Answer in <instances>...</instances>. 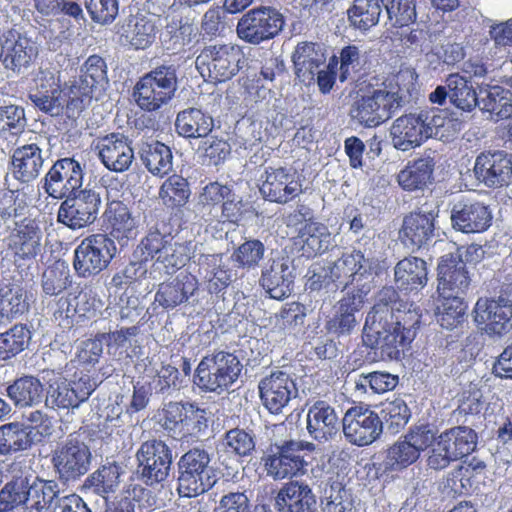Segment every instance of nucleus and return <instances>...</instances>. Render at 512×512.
Instances as JSON below:
<instances>
[{"label": "nucleus", "mask_w": 512, "mask_h": 512, "mask_svg": "<svg viewBox=\"0 0 512 512\" xmlns=\"http://www.w3.org/2000/svg\"><path fill=\"white\" fill-rule=\"evenodd\" d=\"M114 240L107 234L85 237L74 250L73 268L78 277L88 279L105 270L116 254Z\"/></svg>", "instance_id": "obj_9"}, {"label": "nucleus", "mask_w": 512, "mask_h": 512, "mask_svg": "<svg viewBox=\"0 0 512 512\" xmlns=\"http://www.w3.org/2000/svg\"><path fill=\"white\" fill-rule=\"evenodd\" d=\"M121 468L117 463H108L102 465L95 472L90 474L85 481V485L93 488L97 495L106 497L114 493L119 485Z\"/></svg>", "instance_id": "obj_57"}, {"label": "nucleus", "mask_w": 512, "mask_h": 512, "mask_svg": "<svg viewBox=\"0 0 512 512\" xmlns=\"http://www.w3.org/2000/svg\"><path fill=\"white\" fill-rule=\"evenodd\" d=\"M26 127L25 111L17 105L0 107V138L11 140L21 135Z\"/></svg>", "instance_id": "obj_60"}, {"label": "nucleus", "mask_w": 512, "mask_h": 512, "mask_svg": "<svg viewBox=\"0 0 512 512\" xmlns=\"http://www.w3.org/2000/svg\"><path fill=\"white\" fill-rule=\"evenodd\" d=\"M440 297L436 308L437 321L445 329L457 327L464 320L467 303L457 294H445Z\"/></svg>", "instance_id": "obj_51"}, {"label": "nucleus", "mask_w": 512, "mask_h": 512, "mask_svg": "<svg viewBox=\"0 0 512 512\" xmlns=\"http://www.w3.org/2000/svg\"><path fill=\"white\" fill-rule=\"evenodd\" d=\"M44 387L34 376H23L7 387V395L17 407H31L41 403Z\"/></svg>", "instance_id": "obj_44"}, {"label": "nucleus", "mask_w": 512, "mask_h": 512, "mask_svg": "<svg viewBox=\"0 0 512 512\" xmlns=\"http://www.w3.org/2000/svg\"><path fill=\"white\" fill-rule=\"evenodd\" d=\"M380 419L391 434L399 433L407 425L411 411L407 403L400 397L387 399L380 405Z\"/></svg>", "instance_id": "obj_49"}, {"label": "nucleus", "mask_w": 512, "mask_h": 512, "mask_svg": "<svg viewBox=\"0 0 512 512\" xmlns=\"http://www.w3.org/2000/svg\"><path fill=\"white\" fill-rule=\"evenodd\" d=\"M427 114H405L394 120L390 128L393 146L406 152L421 146L432 136Z\"/></svg>", "instance_id": "obj_19"}, {"label": "nucleus", "mask_w": 512, "mask_h": 512, "mask_svg": "<svg viewBox=\"0 0 512 512\" xmlns=\"http://www.w3.org/2000/svg\"><path fill=\"white\" fill-rule=\"evenodd\" d=\"M141 159L147 170L153 175L163 177L173 166L171 149L161 142L147 144L142 148Z\"/></svg>", "instance_id": "obj_50"}, {"label": "nucleus", "mask_w": 512, "mask_h": 512, "mask_svg": "<svg viewBox=\"0 0 512 512\" xmlns=\"http://www.w3.org/2000/svg\"><path fill=\"white\" fill-rule=\"evenodd\" d=\"M284 17L272 7H258L246 12L238 21V37L253 45L275 38L283 29Z\"/></svg>", "instance_id": "obj_13"}, {"label": "nucleus", "mask_w": 512, "mask_h": 512, "mask_svg": "<svg viewBox=\"0 0 512 512\" xmlns=\"http://www.w3.org/2000/svg\"><path fill=\"white\" fill-rule=\"evenodd\" d=\"M92 453L89 446L70 434L53 451L51 462L58 478L63 482L75 481L90 469Z\"/></svg>", "instance_id": "obj_11"}, {"label": "nucleus", "mask_w": 512, "mask_h": 512, "mask_svg": "<svg viewBox=\"0 0 512 512\" xmlns=\"http://www.w3.org/2000/svg\"><path fill=\"white\" fill-rule=\"evenodd\" d=\"M221 445L227 455L237 457L249 456L255 449L254 437L241 428L228 430Z\"/></svg>", "instance_id": "obj_62"}, {"label": "nucleus", "mask_w": 512, "mask_h": 512, "mask_svg": "<svg viewBox=\"0 0 512 512\" xmlns=\"http://www.w3.org/2000/svg\"><path fill=\"white\" fill-rule=\"evenodd\" d=\"M191 190L187 179L173 174L160 186L159 198L170 209L181 208L188 202Z\"/></svg>", "instance_id": "obj_55"}, {"label": "nucleus", "mask_w": 512, "mask_h": 512, "mask_svg": "<svg viewBox=\"0 0 512 512\" xmlns=\"http://www.w3.org/2000/svg\"><path fill=\"white\" fill-rule=\"evenodd\" d=\"M315 450V445L305 441H284L275 445L265 458V468L275 480L300 477L307 473L308 459Z\"/></svg>", "instance_id": "obj_8"}, {"label": "nucleus", "mask_w": 512, "mask_h": 512, "mask_svg": "<svg viewBox=\"0 0 512 512\" xmlns=\"http://www.w3.org/2000/svg\"><path fill=\"white\" fill-rule=\"evenodd\" d=\"M210 455L200 448H192L178 461L177 491L181 497H196L210 490L216 483Z\"/></svg>", "instance_id": "obj_4"}, {"label": "nucleus", "mask_w": 512, "mask_h": 512, "mask_svg": "<svg viewBox=\"0 0 512 512\" xmlns=\"http://www.w3.org/2000/svg\"><path fill=\"white\" fill-rule=\"evenodd\" d=\"M276 503L283 512H313L316 499L307 484L290 481L278 492Z\"/></svg>", "instance_id": "obj_39"}, {"label": "nucleus", "mask_w": 512, "mask_h": 512, "mask_svg": "<svg viewBox=\"0 0 512 512\" xmlns=\"http://www.w3.org/2000/svg\"><path fill=\"white\" fill-rule=\"evenodd\" d=\"M28 480L16 478L8 482L0 491V512H7L24 505L27 507Z\"/></svg>", "instance_id": "obj_64"}, {"label": "nucleus", "mask_w": 512, "mask_h": 512, "mask_svg": "<svg viewBox=\"0 0 512 512\" xmlns=\"http://www.w3.org/2000/svg\"><path fill=\"white\" fill-rule=\"evenodd\" d=\"M157 424L174 440H188L206 426L205 411L190 402H169L158 410Z\"/></svg>", "instance_id": "obj_5"}, {"label": "nucleus", "mask_w": 512, "mask_h": 512, "mask_svg": "<svg viewBox=\"0 0 512 512\" xmlns=\"http://www.w3.org/2000/svg\"><path fill=\"white\" fill-rule=\"evenodd\" d=\"M38 55V49L28 37L9 30L0 35V62L9 70L28 67Z\"/></svg>", "instance_id": "obj_25"}, {"label": "nucleus", "mask_w": 512, "mask_h": 512, "mask_svg": "<svg viewBox=\"0 0 512 512\" xmlns=\"http://www.w3.org/2000/svg\"><path fill=\"white\" fill-rule=\"evenodd\" d=\"M382 12L380 0H354L347 10L350 25L360 31L375 26Z\"/></svg>", "instance_id": "obj_45"}, {"label": "nucleus", "mask_w": 512, "mask_h": 512, "mask_svg": "<svg viewBox=\"0 0 512 512\" xmlns=\"http://www.w3.org/2000/svg\"><path fill=\"white\" fill-rule=\"evenodd\" d=\"M476 178L489 188L508 185L512 178V156L506 151H483L474 165Z\"/></svg>", "instance_id": "obj_21"}, {"label": "nucleus", "mask_w": 512, "mask_h": 512, "mask_svg": "<svg viewBox=\"0 0 512 512\" xmlns=\"http://www.w3.org/2000/svg\"><path fill=\"white\" fill-rule=\"evenodd\" d=\"M476 432L466 426H456L442 432L427 458V464L434 470L445 469L451 462L471 454L477 445Z\"/></svg>", "instance_id": "obj_10"}, {"label": "nucleus", "mask_w": 512, "mask_h": 512, "mask_svg": "<svg viewBox=\"0 0 512 512\" xmlns=\"http://www.w3.org/2000/svg\"><path fill=\"white\" fill-rule=\"evenodd\" d=\"M28 307L24 291L21 288H10L0 297V326L7 325L22 315Z\"/></svg>", "instance_id": "obj_61"}, {"label": "nucleus", "mask_w": 512, "mask_h": 512, "mask_svg": "<svg viewBox=\"0 0 512 512\" xmlns=\"http://www.w3.org/2000/svg\"><path fill=\"white\" fill-rule=\"evenodd\" d=\"M260 191L266 199L285 204L302 192V184L296 172L291 169L267 167Z\"/></svg>", "instance_id": "obj_24"}, {"label": "nucleus", "mask_w": 512, "mask_h": 512, "mask_svg": "<svg viewBox=\"0 0 512 512\" xmlns=\"http://www.w3.org/2000/svg\"><path fill=\"white\" fill-rule=\"evenodd\" d=\"M33 443L31 431L19 422L0 426V454L10 455L27 450Z\"/></svg>", "instance_id": "obj_47"}, {"label": "nucleus", "mask_w": 512, "mask_h": 512, "mask_svg": "<svg viewBox=\"0 0 512 512\" xmlns=\"http://www.w3.org/2000/svg\"><path fill=\"white\" fill-rule=\"evenodd\" d=\"M177 90L176 70L161 65L144 74L133 87V99L144 112L160 111L174 97Z\"/></svg>", "instance_id": "obj_3"}, {"label": "nucleus", "mask_w": 512, "mask_h": 512, "mask_svg": "<svg viewBox=\"0 0 512 512\" xmlns=\"http://www.w3.org/2000/svg\"><path fill=\"white\" fill-rule=\"evenodd\" d=\"M258 388L264 407L272 414L280 413L297 393L295 382L283 371L264 377Z\"/></svg>", "instance_id": "obj_26"}, {"label": "nucleus", "mask_w": 512, "mask_h": 512, "mask_svg": "<svg viewBox=\"0 0 512 512\" xmlns=\"http://www.w3.org/2000/svg\"><path fill=\"white\" fill-rule=\"evenodd\" d=\"M438 291L440 295H463L470 286V276L460 255L448 254L438 263Z\"/></svg>", "instance_id": "obj_29"}, {"label": "nucleus", "mask_w": 512, "mask_h": 512, "mask_svg": "<svg viewBox=\"0 0 512 512\" xmlns=\"http://www.w3.org/2000/svg\"><path fill=\"white\" fill-rule=\"evenodd\" d=\"M43 163L42 149L36 143L25 144L14 149L10 170L17 181L28 184L40 175Z\"/></svg>", "instance_id": "obj_32"}, {"label": "nucleus", "mask_w": 512, "mask_h": 512, "mask_svg": "<svg viewBox=\"0 0 512 512\" xmlns=\"http://www.w3.org/2000/svg\"><path fill=\"white\" fill-rule=\"evenodd\" d=\"M492 213L487 205L476 200L459 201L451 211L452 227L462 233H482L492 224Z\"/></svg>", "instance_id": "obj_27"}, {"label": "nucleus", "mask_w": 512, "mask_h": 512, "mask_svg": "<svg viewBox=\"0 0 512 512\" xmlns=\"http://www.w3.org/2000/svg\"><path fill=\"white\" fill-rule=\"evenodd\" d=\"M385 260L366 258L360 250L344 253L335 263L332 274L337 280L346 285L353 281L356 275L364 276L372 273L378 274Z\"/></svg>", "instance_id": "obj_33"}, {"label": "nucleus", "mask_w": 512, "mask_h": 512, "mask_svg": "<svg viewBox=\"0 0 512 512\" xmlns=\"http://www.w3.org/2000/svg\"><path fill=\"white\" fill-rule=\"evenodd\" d=\"M363 304L358 293H346L335 305V313L327 322V329L338 336L349 335L357 324L355 314Z\"/></svg>", "instance_id": "obj_38"}, {"label": "nucleus", "mask_w": 512, "mask_h": 512, "mask_svg": "<svg viewBox=\"0 0 512 512\" xmlns=\"http://www.w3.org/2000/svg\"><path fill=\"white\" fill-rule=\"evenodd\" d=\"M46 193L55 198H64L78 190L82 185L83 171L80 163L74 158L57 160L44 178Z\"/></svg>", "instance_id": "obj_20"}, {"label": "nucleus", "mask_w": 512, "mask_h": 512, "mask_svg": "<svg viewBox=\"0 0 512 512\" xmlns=\"http://www.w3.org/2000/svg\"><path fill=\"white\" fill-rule=\"evenodd\" d=\"M201 267H206L207 290L210 294L224 292L232 283L231 269L222 262L221 255H207Z\"/></svg>", "instance_id": "obj_52"}, {"label": "nucleus", "mask_w": 512, "mask_h": 512, "mask_svg": "<svg viewBox=\"0 0 512 512\" xmlns=\"http://www.w3.org/2000/svg\"><path fill=\"white\" fill-rule=\"evenodd\" d=\"M42 231L35 220L24 218L15 223L7 237V248L15 262L30 261L41 252Z\"/></svg>", "instance_id": "obj_22"}, {"label": "nucleus", "mask_w": 512, "mask_h": 512, "mask_svg": "<svg viewBox=\"0 0 512 512\" xmlns=\"http://www.w3.org/2000/svg\"><path fill=\"white\" fill-rule=\"evenodd\" d=\"M339 424L335 408L324 400H317L308 409L307 430L317 441L332 438L338 432Z\"/></svg>", "instance_id": "obj_36"}, {"label": "nucleus", "mask_w": 512, "mask_h": 512, "mask_svg": "<svg viewBox=\"0 0 512 512\" xmlns=\"http://www.w3.org/2000/svg\"><path fill=\"white\" fill-rule=\"evenodd\" d=\"M292 62L296 77L304 83H311L315 81L318 69L326 62L325 49L315 42H301L292 54Z\"/></svg>", "instance_id": "obj_34"}, {"label": "nucleus", "mask_w": 512, "mask_h": 512, "mask_svg": "<svg viewBox=\"0 0 512 512\" xmlns=\"http://www.w3.org/2000/svg\"><path fill=\"white\" fill-rule=\"evenodd\" d=\"M30 339L31 332L24 324H15L0 333V360H9L24 351Z\"/></svg>", "instance_id": "obj_56"}, {"label": "nucleus", "mask_w": 512, "mask_h": 512, "mask_svg": "<svg viewBox=\"0 0 512 512\" xmlns=\"http://www.w3.org/2000/svg\"><path fill=\"white\" fill-rule=\"evenodd\" d=\"M27 493L26 510L28 512H46L59 491L55 481L35 478L32 483L28 484Z\"/></svg>", "instance_id": "obj_53"}, {"label": "nucleus", "mask_w": 512, "mask_h": 512, "mask_svg": "<svg viewBox=\"0 0 512 512\" xmlns=\"http://www.w3.org/2000/svg\"><path fill=\"white\" fill-rule=\"evenodd\" d=\"M402 101L398 91L375 88L369 84L357 91L349 115L365 128H376L393 117L402 106Z\"/></svg>", "instance_id": "obj_2"}, {"label": "nucleus", "mask_w": 512, "mask_h": 512, "mask_svg": "<svg viewBox=\"0 0 512 512\" xmlns=\"http://www.w3.org/2000/svg\"><path fill=\"white\" fill-rule=\"evenodd\" d=\"M157 28L155 23L143 14L132 15L128 18L125 37L136 49H145L155 40Z\"/></svg>", "instance_id": "obj_48"}, {"label": "nucleus", "mask_w": 512, "mask_h": 512, "mask_svg": "<svg viewBox=\"0 0 512 512\" xmlns=\"http://www.w3.org/2000/svg\"><path fill=\"white\" fill-rule=\"evenodd\" d=\"M69 86L63 88L53 77L41 78L34 92L29 94V99L39 110L51 115L64 114L70 119L79 116H71L69 113L70 97H68Z\"/></svg>", "instance_id": "obj_28"}, {"label": "nucleus", "mask_w": 512, "mask_h": 512, "mask_svg": "<svg viewBox=\"0 0 512 512\" xmlns=\"http://www.w3.org/2000/svg\"><path fill=\"white\" fill-rule=\"evenodd\" d=\"M434 168L435 162L431 157H421L410 161L398 173V184L403 190L409 192L423 190L432 182Z\"/></svg>", "instance_id": "obj_41"}, {"label": "nucleus", "mask_w": 512, "mask_h": 512, "mask_svg": "<svg viewBox=\"0 0 512 512\" xmlns=\"http://www.w3.org/2000/svg\"><path fill=\"white\" fill-rule=\"evenodd\" d=\"M137 474L147 486L165 481L172 464V450L162 440L143 442L136 452Z\"/></svg>", "instance_id": "obj_14"}, {"label": "nucleus", "mask_w": 512, "mask_h": 512, "mask_svg": "<svg viewBox=\"0 0 512 512\" xmlns=\"http://www.w3.org/2000/svg\"><path fill=\"white\" fill-rule=\"evenodd\" d=\"M108 83L107 65L99 55H90L80 68L77 79L69 85V113L80 116L95 95H99Z\"/></svg>", "instance_id": "obj_7"}, {"label": "nucleus", "mask_w": 512, "mask_h": 512, "mask_svg": "<svg viewBox=\"0 0 512 512\" xmlns=\"http://www.w3.org/2000/svg\"><path fill=\"white\" fill-rule=\"evenodd\" d=\"M446 84L450 89V101L458 109L471 112L479 104L476 89L464 76L458 73L450 74Z\"/></svg>", "instance_id": "obj_46"}, {"label": "nucleus", "mask_w": 512, "mask_h": 512, "mask_svg": "<svg viewBox=\"0 0 512 512\" xmlns=\"http://www.w3.org/2000/svg\"><path fill=\"white\" fill-rule=\"evenodd\" d=\"M297 240L302 256L313 258L328 250L331 233L325 224L309 219L299 230Z\"/></svg>", "instance_id": "obj_40"}, {"label": "nucleus", "mask_w": 512, "mask_h": 512, "mask_svg": "<svg viewBox=\"0 0 512 512\" xmlns=\"http://www.w3.org/2000/svg\"><path fill=\"white\" fill-rule=\"evenodd\" d=\"M35 9L43 16L63 15L79 22L84 20L81 5L72 0H33Z\"/></svg>", "instance_id": "obj_63"}, {"label": "nucleus", "mask_w": 512, "mask_h": 512, "mask_svg": "<svg viewBox=\"0 0 512 512\" xmlns=\"http://www.w3.org/2000/svg\"><path fill=\"white\" fill-rule=\"evenodd\" d=\"M394 281L397 289L406 294L419 292L428 281L427 263L419 257H405L394 268Z\"/></svg>", "instance_id": "obj_35"}, {"label": "nucleus", "mask_w": 512, "mask_h": 512, "mask_svg": "<svg viewBox=\"0 0 512 512\" xmlns=\"http://www.w3.org/2000/svg\"><path fill=\"white\" fill-rule=\"evenodd\" d=\"M261 286L271 298L282 300L292 292L293 276L289 265L283 259H274L262 271Z\"/></svg>", "instance_id": "obj_37"}, {"label": "nucleus", "mask_w": 512, "mask_h": 512, "mask_svg": "<svg viewBox=\"0 0 512 512\" xmlns=\"http://www.w3.org/2000/svg\"><path fill=\"white\" fill-rule=\"evenodd\" d=\"M105 234L116 239L121 245L137 235V225L126 204L119 200L108 202L103 213Z\"/></svg>", "instance_id": "obj_31"}, {"label": "nucleus", "mask_w": 512, "mask_h": 512, "mask_svg": "<svg viewBox=\"0 0 512 512\" xmlns=\"http://www.w3.org/2000/svg\"><path fill=\"white\" fill-rule=\"evenodd\" d=\"M240 372L238 358L220 351L201 359L195 370L194 383L202 391L221 394L238 379Z\"/></svg>", "instance_id": "obj_6"}, {"label": "nucleus", "mask_w": 512, "mask_h": 512, "mask_svg": "<svg viewBox=\"0 0 512 512\" xmlns=\"http://www.w3.org/2000/svg\"><path fill=\"white\" fill-rule=\"evenodd\" d=\"M419 453L413 445L403 437L391 445L383 461L385 472H399L419 459Z\"/></svg>", "instance_id": "obj_54"}, {"label": "nucleus", "mask_w": 512, "mask_h": 512, "mask_svg": "<svg viewBox=\"0 0 512 512\" xmlns=\"http://www.w3.org/2000/svg\"><path fill=\"white\" fill-rule=\"evenodd\" d=\"M435 218L432 213L410 212L399 230L401 243L413 252L426 246L434 237Z\"/></svg>", "instance_id": "obj_30"}, {"label": "nucleus", "mask_w": 512, "mask_h": 512, "mask_svg": "<svg viewBox=\"0 0 512 512\" xmlns=\"http://www.w3.org/2000/svg\"><path fill=\"white\" fill-rule=\"evenodd\" d=\"M243 57L239 46L231 44L206 46L197 57V64L208 71V77L214 82L231 79L240 69Z\"/></svg>", "instance_id": "obj_17"}, {"label": "nucleus", "mask_w": 512, "mask_h": 512, "mask_svg": "<svg viewBox=\"0 0 512 512\" xmlns=\"http://www.w3.org/2000/svg\"><path fill=\"white\" fill-rule=\"evenodd\" d=\"M476 326L490 337H502L512 331V300L498 297H479L473 309Z\"/></svg>", "instance_id": "obj_12"}, {"label": "nucleus", "mask_w": 512, "mask_h": 512, "mask_svg": "<svg viewBox=\"0 0 512 512\" xmlns=\"http://www.w3.org/2000/svg\"><path fill=\"white\" fill-rule=\"evenodd\" d=\"M93 391L90 379L81 377L77 380L57 382L51 397L59 408H75L87 400Z\"/></svg>", "instance_id": "obj_42"}, {"label": "nucleus", "mask_w": 512, "mask_h": 512, "mask_svg": "<svg viewBox=\"0 0 512 512\" xmlns=\"http://www.w3.org/2000/svg\"><path fill=\"white\" fill-rule=\"evenodd\" d=\"M346 440L358 447L375 442L382 434V421L378 413L366 404L350 407L342 419Z\"/></svg>", "instance_id": "obj_16"}, {"label": "nucleus", "mask_w": 512, "mask_h": 512, "mask_svg": "<svg viewBox=\"0 0 512 512\" xmlns=\"http://www.w3.org/2000/svg\"><path fill=\"white\" fill-rule=\"evenodd\" d=\"M101 206V197L93 189H80L65 197L57 221L71 230H79L95 222Z\"/></svg>", "instance_id": "obj_15"}, {"label": "nucleus", "mask_w": 512, "mask_h": 512, "mask_svg": "<svg viewBox=\"0 0 512 512\" xmlns=\"http://www.w3.org/2000/svg\"><path fill=\"white\" fill-rule=\"evenodd\" d=\"M175 127L185 138H204L213 130L214 120L200 109L188 108L178 113Z\"/></svg>", "instance_id": "obj_43"}, {"label": "nucleus", "mask_w": 512, "mask_h": 512, "mask_svg": "<svg viewBox=\"0 0 512 512\" xmlns=\"http://www.w3.org/2000/svg\"><path fill=\"white\" fill-rule=\"evenodd\" d=\"M95 150L104 167L112 172L127 171L134 160L132 140L123 133L111 132L97 137Z\"/></svg>", "instance_id": "obj_18"}, {"label": "nucleus", "mask_w": 512, "mask_h": 512, "mask_svg": "<svg viewBox=\"0 0 512 512\" xmlns=\"http://www.w3.org/2000/svg\"><path fill=\"white\" fill-rule=\"evenodd\" d=\"M399 294L392 286L383 287L366 317L363 342L371 349H380L383 357L399 360L410 346L419 328L421 315L401 310Z\"/></svg>", "instance_id": "obj_1"}, {"label": "nucleus", "mask_w": 512, "mask_h": 512, "mask_svg": "<svg viewBox=\"0 0 512 512\" xmlns=\"http://www.w3.org/2000/svg\"><path fill=\"white\" fill-rule=\"evenodd\" d=\"M198 278L189 271H181L175 277L158 285L155 303L166 311L189 302L199 291Z\"/></svg>", "instance_id": "obj_23"}, {"label": "nucleus", "mask_w": 512, "mask_h": 512, "mask_svg": "<svg viewBox=\"0 0 512 512\" xmlns=\"http://www.w3.org/2000/svg\"><path fill=\"white\" fill-rule=\"evenodd\" d=\"M482 103V109L496 122L512 117V93L501 86L490 87Z\"/></svg>", "instance_id": "obj_58"}, {"label": "nucleus", "mask_w": 512, "mask_h": 512, "mask_svg": "<svg viewBox=\"0 0 512 512\" xmlns=\"http://www.w3.org/2000/svg\"><path fill=\"white\" fill-rule=\"evenodd\" d=\"M191 254V242H173L171 237L157 264H160L167 274H173L190 261Z\"/></svg>", "instance_id": "obj_59"}]
</instances>
